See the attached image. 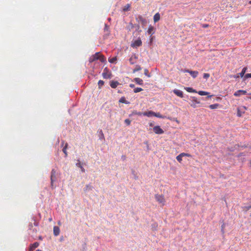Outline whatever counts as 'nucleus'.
Listing matches in <instances>:
<instances>
[{
  "mask_svg": "<svg viewBox=\"0 0 251 251\" xmlns=\"http://www.w3.org/2000/svg\"><path fill=\"white\" fill-rule=\"evenodd\" d=\"M110 34L109 27L107 24H105V27L104 28V38H107Z\"/></svg>",
  "mask_w": 251,
  "mask_h": 251,
  "instance_id": "9",
  "label": "nucleus"
},
{
  "mask_svg": "<svg viewBox=\"0 0 251 251\" xmlns=\"http://www.w3.org/2000/svg\"><path fill=\"white\" fill-rule=\"evenodd\" d=\"M160 14H159V13H156L153 16L154 22L155 23L157 22V21H158L160 20Z\"/></svg>",
  "mask_w": 251,
  "mask_h": 251,
  "instance_id": "19",
  "label": "nucleus"
},
{
  "mask_svg": "<svg viewBox=\"0 0 251 251\" xmlns=\"http://www.w3.org/2000/svg\"><path fill=\"white\" fill-rule=\"evenodd\" d=\"M93 187L90 185H87L84 188V191H88L89 190H91Z\"/></svg>",
  "mask_w": 251,
  "mask_h": 251,
  "instance_id": "28",
  "label": "nucleus"
},
{
  "mask_svg": "<svg viewBox=\"0 0 251 251\" xmlns=\"http://www.w3.org/2000/svg\"><path fill=\"white\" fill-rule=\"evenodd\" d=\"M141 70V67L139 65H136L135 68L133 70V72H137Z\"/></svg>",
  "mask_w": 251,
  "mask_h": 251,
  "instance_id": "36",
  "label": "nucleus"
},
{
  "mask_svg": "<svg viewBox=\"0 0 251 251\" xmlns=\"http://www.w3.org/2000/svg\"><path fill=\"white\" fill-rule=\"evenodd\" d=\"M36 251H42L41 250H36Z\"/></svg>",
  "mask_w": 251,
  "mask_h": 251,
  "instance_id": "61",
  "label": "nucleus"
},
{
  "mask_svg": "<svg viewBox=\"0 0 251 251\" xmlns=\"http://www.w3.org/2000/svg\"><path fill=\"white\" fill-rule=\"evenodd\" d=\"M244 113V111L241 110V109L239 108L237 109V116L238 117H241Z\"/></svg>",
  "mask_w": 251,
  "mask_h": 251,
  "instance_id": "26",
  "label": "nucleus"
},
{
  "mask_svg": "<svg viewBox=\"0 0 251 251\" xmlns=\"http://www.w3.org/2000/svg\"><path fill=\"white\" fill-rule=\"evenodd\" d=\"M211 96H208L207 97V98H211Z\"/></svg>",
  "mask_w": 251,
  "mask_h": 251,
  "instance_id": "60",
  "label": "nucleus"
},
{
  "mask_svg": "<svg viewBox=\"0 0 251 251\" xmlns=\"http://www.w3.org/2000/svg\"><path fill=\"white\" fill-rule=\"evenodd\" d=\"M247 68L246 67H244L241 72L240 73H239V74H238V75H233V77L234 78H238L239 77V76H240L241 77H243L244 76V75L247 71Z\"/></svg>",
  "mask_w": 251,
  "mask_h": 251,
  "instance_id": "11",
  "label": "nucleus"
},
{
  "mask_svg": "<svg viewBox=\"0 0 251 251\" xmlns=\"http://www.w3.org/2000/svg\"><path fill=\"white\" fill-rule=\"evenodd\" d=\"M129 87L131 88H134L135 87V85L134 84H130Z\"/></svg>",
  "mask_w": 251,
  "mask_h": 251,
  "instance_id": "52",
  "label": "nucleus"
},
{
  "mask_svg": "<svg viewBox=\"0 0 251 251\" xmlns=\"http://www.w3.org/2000/svg\"><path fill=\"white\" fill-rule=\"evenodd\" d=\"M38 215H39V218H40V214H39Z\"/></svg>",
  "mask_w": 251,
  "mask_h": 251,
  "instance_id": "64",
  "label": "nucleus"
},
{
  "mask_svg": "<svg viewBox=\"0 0 251 251\" xmlns=\"http://www.w3.org/2000/svg\"><path fill=\"white\" fill-rule=\"evenodd\" d=\"M134 114L138 116H142L143 115V113L141 112H134Z\"/></svg>",
  "mask_w": 251,
  "mask_h": 251,
  "instance_id": "46",
  "label": "nucleus"
},
{
  "mask_svg": "<svg viewBox=\"0 0 251 251\" xmlns=\"http://www.w3.org/2000/svg\"><path fill=\"white\" fill-rule=\"evenodd\" d=\"M242 208L244 211L247 212L251 208V204L248 206H245L244 207H242Z\"/></svg>",
  "mask_w": 251,
  "mask_h": 251,
  "instance_id": "30",
  "label": "nucleus"
},
{
  "mask_svg": "<svg viewBox=\"0 0 251 251\" xmlns=\"http://www.w3.org/2000/svg\"><path fill=\"white\" fill-rule=\"evenodd\" d=\"M185 89L188 92L190 93H197V91L191 87H186Z\"/></svg>",
  "mask_w": 251,
  "mask_h": 251,
  "instance_id": "23",
  "label": "nucleus"
},
{
  "mask_svg": "<svg viewBox=\"0 0 251 251\" xmlns=\"http://www.w3.org/2000/svg\"><path fill=\"white\" fill-rule=\"evenodd\" d=\"M143 90V89L141 88H139V87H137V88H135L134 90H133V91L134 93H138L139 92H141Z\"/></svg>",
  "mask_w": 251,
  "mask_h": 251,
  "instance_id": "35",
  "label": "nucleus"
},
{
  "mask_svg": "<svg viewBox=\"0 0 251 251\" xmlns=\"http://www.w3.org/2000/svg\"><path fill=\"white\" fill-rule=\"evenodd\" d=\"M29 230H30L29 234L31 235V236L33 237L34 238L35 236V234L37 232V229L36 228H32L33 226L31 223L29 224Z\"/></svg>",
  "mask_w": 251,
  "mask_h": 251,
  "instance_id": "6",
  "label": "nucleus"
},
{
  "mask_svg": "<svg viewBox=\"0 0 251 251\" xmlns=\"http://www.w3.org/2000/svg\"><path fill=\"white\" fill-rule=\"evenodd\" d=\"M104 84V81L103 80H100L98 82V85L99 88H100Z\"/></svg>",
  "mask_w": 251,
  "mask_h": 251,
  "instance_id": "40",
  "label": "nucleus"
},
{
  "mask_svg": "<svg viewBox=\"0 0 251 251\" xmlns=\"http://www.w3.org/2000/svg\"><path fill=\"white\" fill-rule=\"evenodd\" d=\"M64 142H65V141H64V140H62V141L61 146H63L64 145Z\"/></svg>",
  "mask_w": 251,
  "mask_h": 251,
  "instance_id": "54",
  "label": "nucleus"
},
{
  "mask_svg": "<svg viewBox=\"0 0 251 251\" xmlns=\"http://www.w3.org/2000/svg\"><path fill=\"white\" fill-rule=\"evenodd\" d=\"M173 92L174 94H175L176 96L180 97L183 98V94L182 91L178 90V89H174L173 90Z\"/></svg>",
  "mask_w": 251,
  "mask_h": 251,
  "instance_id": "15",
  "label": "nucleus"
},
{
  "mask_svg": "<svg viewBox=\"0 0 251 251\" xmlns=\"http://www.w3.org/2000/svg\"><path fill=\"white\" fill-rule=\"evenodd\" d=\"M39 239L40 240H42V237H41V236H39Z\"/></svg>",
  "mask_w": 251,
  "mask_h": 251,
  "instance_id": "58",
  "label": "nucleus"
},
{
  "mask_svg": "<svg viewBox=\"0 0 251 251\" xmlns=\"http://www.w3.org/2000/svg\"><path fill=\"white\" fill-rule=\"evenodd\" d=\"M198 93L201 96L207 95L209 94L208 92L203 91H200L198 92Z\"/></svg>",
  "mask_w": 251,
  "mask_h": 251,
  "instance_id": "27",
  "label": "nucleus"
},
{
  "mask_svg": "<svg viewBox=\"0 0 251 251\" xmlns=\"http://www.w3.org/2000/svg\"><path fill=\"white\" fill-rule=\"evenodd\" d=\"M59 139H58L57 140V143H59Z\"/></svg>",
  "mask_w": 251,
  "mask_h": 251,
  "instance_id": "63",
  "label": "nucleus"
},
{
  "mask_svg": "<svg viewBox=\"0 0 251 251\" xmlns=\"http://www.w3.org/2000/svg\"><path fill=\"white\" fill-rule=\"evenodd\" d=\"M250 4H251V0H250L249 2Z\"/></svg>",
  "mask_w": 251,
  "mask_h": 251,
  "instance_id": "62",
  "label": "nucleus"
},
{
  "mask_svg": "<svg viewBox=\"0 0 251 251\" xmlns=\"http://www.w3.org/2000/svg\"><path fill=\"white\" fill-rule=\"evenodd\" d=\"M60 233L59 227L57 226H54L53 227V234L55 236H58Z\"/></svg>",
  "mask_w": 251,
  "mask_h": 251,
  "instance_id": "16",
  "label": "nucleus"
},
{
  "mask_svg": "<svg viewBox=\"0 0 251 251\" xmlns=\"http://www.w3.org/2000/svg\"><path fill=\"white\" fill-rule=\"evenodd\" d=\"M153 130L157 134H161L164 133V130L158 126H155L153 128Z\"/></svg>",
  "mask_w": 251,
  "mask_h": 251,
  "instance_id": "7",
  "label": "nucleus"
},
{
  "mask_svg": "<svg viewBox=\"0 0 251 251\" xmlns=\"http://www.w3.org/2000/svg\"><path fill=\"white\" fill-rule=\"evenodd\" d=\"M224 225H223L222 226V230H223V228H224Z\"/></svg>",
  "mask_w": 251,
  "mask_h": 251,
  "instance_id": "56",
  "label": "nucleus"
},
{
  "mask_svg": "<svg viewBox=\"0 0 251 251\" xmlns=\"http://www.w3.org/2000/svg\"><path fill=\"white\" fill-rule=\"evenodd\" d=\"M208 26H209L208 25H207V24H204L202 25V27L204 28H206Z\"/></svg>",
  "mask_w": 251,
  "mask_h": 251,
  "instance_id": "49",
  "label": "nucleus"
},
{
  "mask_svg": "<svg viewBox=\"0 0 251 251\" xmlns=\"http://www.w3.org/2000/svg\"><path fill=\"white\" fill-rule=\"evenodd\" d=\"M137 59V57L135 54H133L130 57L129 59V61L131 64H134L136 62V59Z\"/></svg>",
  "mask_w": 251,
  "mask_h": 251,
  "instance_id": "12",
  "label": "nucleus"
},
{
  "mask_svg": "<svg viewBox=\"0 0 251 251\" xmlns=\"http://www.w3.org/2000/svg\"><path fill=\"white\" fill-rule=\"evenodd\" d=\"M100 52H96L95 54H94L93 55L95 56V58L96 59V60H98L99 59V58L100 57Z\"/></svg>",
  "mask_w": 251,
  "mask_h": 251,
  "instance_id": "38",
  "label": "nucleus"
},
{
  "mask_svg": "<svg viewBox=\"0 0 251 251\" xmlns=\"http://www.w3.org/2000/svg\"><path fill=\"white\" fill-rule=\"evenodd\" d=\"M210 76V75L208 73H204L203 75V77L204 78L207 79Z\"/></svg>",
  "mask_w": 251,
  "mask_h": 251,
  "instance_id": "41",
  "label": "nucleus"
},
{
  "mask_svg": "<svg viewBox=\"0 0 251 251\" xmlns=\"http://www.w3.org/2000/svg\"><path fill=\"white\" fill-rule=\"evenodd\" d=\"M32 220L34 222V225L36 226H38L39 225L38 217L37 216H33L32 218Z\"/></svg>",
  "mask_w": 251,
  "mask_h": 251,
  "instance_id": "20",
  "label": "nucleus"
},
{
  "mask_svg": "<svg viewBox=\"0 0 251 251\" xmlns=\"http://www.w3.org/2000/svg\"><path fill=\"white\" fill-rule=\"evenodd\" d=\"M142 44V42L140 38H138V39L133 41L131 44V46L133 48H137L141 46Z\"/></svg>",
  "mask_w": 251,
  "mask_h": 251,
  "instance_id": "5",
  "label": "nucleus"
},
{
  "mask_svg": "<svg viewBox=\"0 0 251 251\" xmlns=\"http://www.w3.org/2000/svg\"><path fill=\"white\" fill-rule=\"evenodd\" d=\"M119 84V83L117 81L112 80L110 82V85L112 88H116Z\"/></svg>",
  "mask_w": 251,
  "mask_h": 251,
  "instance_id": "17",
  "label": "nucleus"
},
{
  "mask_svg": "<svg viewBox=\"0 0 251 251\" xmlns=\"http://www.w3.org/2000/svg\"><path fill=\"white\" fill-rule=\"evenodd\" d=\"M182 156L181 155V154L180 153V154H179L178 155H177L176 157V160L179 162L180 163L182 161Z\"/></svg>",
  "mask_w": 251,
  "mask_h": 251,
  "instance_id": "32",
  "label": "nucleus"
},
{
  "mask_svg": "<svg viewBox=\"0 0 251 251\" xmlns=\"http://www.w3.org/2000/svg\"><path fill=\"white\" fill-rule=\"evenodd\" d=\"M80 169H81V171H82V172H85V169H84V168L82 167V166H81V167H80Z\"/></svg>",
  "mask_w": 251,
  "mask_h": 251,
  "instance_id": "50",
  "label": "nucleus"
},
{
  "mask_svg": "<svg viewBox=\"0 0 251 251\" xmlns=\"http://www.w3.org/2000/svg\"><path fill=\"white\" fill-rule=\"evenodd\" d=\"M130 8V5L129 4H127L125 6L124 8V11H128Z\"/></svg>",
  "mask_w": 251,
  "mask_h": 251,
  "instance_id": "33",
  "label": "nucleus"
},
{
  "mask_svg": "<svg viewBox=\"0 0 251 251\" xmlns=\"http://www.w3.org/2000/svg\"><path fill=\"white\" fill-rule=\"evenodd\" d=\"M39 245L38 242H35L32 244H31L29 248V251H33Z\"/></svg>",
  "mask_w": 251,
  "mask_h": 251,
  "instance_id": "13",
  "label": "nucleus"
},
{
  "mask_svg": "<svg viewBox=\"0 0 251 251\" xmlns=\"http://www.w3.org/2000/svg\"><path fill=\"white\" fill-rule=\"evenodd\" d=\"M200 103V101L198 100L197 98L195 97L191 98V100L190 104L192 107L193 108H196L197 107V104Z\"/></svg>",
  "mask_w": 251,
  "mask_h": 251,
  "instance_id": "4",
  "label": "nucleus"
},
{
  "mask_svg": "<svg viewBox=\"0 0 251 251\" xmlns=\"http://www.w3.org/2000/svg\"><path fill=\"white\" fill-rule=\"evenodd\" d=\"M219 106V104H217V103H216V104H211L209 106V107L210 108V109H216L218 108Z\"/></svg>",
  "mask_w": 251,
  "mask_h": 251,
  "instance_id": "31",
  "label": "nucleus"
},
{
  "mask_svg": "<svg viewBox=\"0 0 251 251\" xmlns=\"http://www.w3.org/2000/svg\"><path fill=\"white\" fill-rule=\"evenodd\" d=\"M100 139H104V135L102 133V131L101 130L100 131Z\"/></svg>",
  "mask_w": 251,
  "mask_h": 251,
  "instance_id": "47",
  "label": "nucleus"
},
{
  "mask_svg": "<svg viewBox=\"0 0 251 251\" xmlns=\"http://www.w3.org/2000/svg\"><path fill=\"white\" fill-rule=\"evenodd\" d=\"M133 81L136 82L137 84H139V85H143V81L142 79L140 78H138V77H136V78H135L133 80Z\"/></svg>",
  "mask_w": 251,
  "mask_h": 251,
  "instance_id": "18",
  "label": "nucleus"
},
{
  "mask_svg": "<svg viewBox=\"0 0 251 251\" xmlns=\"http://www.w3.org/2000/svg\"><path fill=\"white\" fill-rule=\"evenodd\" d=\"M154 27L150 25L148 30V33L149 34H152L153 33Z\"/></svg>",
  "mask_w": 251,
  "mask_h": 251,
  "instance_id": "22",
  "label": "nucleus"
},
{
  "mask_svg": "<svg viewBox=\"0 0 251 251\" xmlns=\"http://www.w3.org/2000/svg\"><path fill=\"white\" fill-rule=\"evenodd\" d=\"M154 116L156 117H158V118H162V119H163V118H165L164 116H163L162 115H161L159 113H155V112Z\"/></svg>",
  "mask_w": 251,
  "mask_h": 251,
  "instance_id": "34",
  "label": "nucleus"
},
{
  "mask_svg": "<svg viewBox=\"0 0 251 251\" xmlns=\"http://www.w3.org/2000/svg\"><path fill=\"white\" fill-rule=\"evenodd\" d=\"M102 76L105 79L110 78L112 76L111 72L107 68H105L102 74Z\"/></svg>",
  "mask_w": 251,
  "mask_h": 251,
  "instance_id": "2",
  "label": "nucleus"
},
{
  "mask_svg": "<svg viewBox=\"0 0 251 251\" xmlns=\"http://www.w3.org/2000/svg\"><path fill=\"white\" fill-rule=\"evenodd\" d=\"M156 227H157V225L155 224L152 225V228H154V230H156Z\"/></svg>",
  "mask_w": 251,
  "mask_h": 251,
  "instance_id": "51",
  "label": "nucleus"
},
{
  "mask_svg": "<svg viewBox=\"0 0 251 251\" xmlns=\"http://www.w3.org/2000/svg\"><path fill=\"white\" fill-rule=\"evenodd\" d=\"M140 18L141 19L142 22L145 21V20L143 19L142 17H140Z\"/></svg>",
  "mask_w": 251,
  "mask_h": 251,
  "instance_id": "55",
  "label": "nucleus"
},
{
  "mask_svg": "<svg viewBox=\"0 0 251 251\" xmlns=\"http://www.w3.org/2000/svg\"><path fill=\"white\" fill-rule=\"evenodd\" d=\"M96 59L95 58V56L93 55L91 56L90 57L89 61L90 63H92L95 61H96Z\"/></svg>",
  "mask_w": 251,
  "mask_h": 251,
  "instance_id": "37",
  "label": "nucleus"
},
{
  "mask_svg": "<svg viewBox=\"0 0 251 251\" xmlns=\"http://www.w3.org/2000/svg\"><path fill=\"white\" fill-rule=\"evenodd\" d=\"M150 126H153V124H152V123H150Z\"/></svg>",
  "mask_w": 251,
  "mask_h": 251,
  "instance_id": "57",
  "label": "nucleus"
},
{
  "mask_svg": "<svg viewBox=\"0 0 251 251\" xmlns=\"http://www.w3.org/2000/svg\"><path fill=\"white\" fill-rule=\"evenodd\" d=\"M251 74H247L245 75H244V78L245 79L251 78Z\"/></svg>",
  "mask_w": 251,
  "mask_h": 251,
  "instance_id": "43",
  "label": "nucleus"
},
{
  "mask_svg": "<svg viewBox=\"0 0 251 251\" xmlns=\"http://www.w3.org/2000/svg\"><path fill=\"white\" fill-rule=\"evenodd\" d=\"M119 102H121V103H126V104H128L129 103V102H128L125 99V97H122L120 100H119Z\"/></svg>",
  "mask_w": 251,
  "mask_h": 251,
  "instance_id": "24",
  "label": "nucleus"
},
{
  "mask_svg": "<svg viewBox=\"0 0 251 251\" xmlns=\"http://www.w3.org/2000/svg\"><path fill=\"white\" fill-rule=\"evenodd\" d=\"M181 155L182 156V157H184V156H187V157H191V155L189 154V153H181Z\"/></svg>",
  "mask_w": 251,
  "mask_h": 251,
  "instance_id": "42",
  "label": "nucleus"
},
{
  "mask_svg": "<svg viewBox=\"0 0 251 251\" xmlns=\"http://www.w3.org/2000/svg\"><path fill=\"white\" fill-rule=\"evenodd\" d=\"M117 57H112L111 58H109L108 59V61L110 63H115L116 62V61H117Z\"/></svg>",
  "mask_w": 251,
  "mask_h": 251,
  "instance_id": "25",
  "label": "nucleus"
},
{
  "mask_svg": "<svg viewBox=\"0 0 251 251\" xmlns=\"http://www.w3.org/2000/svg\"><path fill=\"white\" fill-rule=\"evenodd\" d=\"M154 115H155V112H153V111H148V112H143V116H147L148 117H152V116H154Z\"/></svg>",
  "mask_w": 251,
  "mask_h": 251,
  "instance_id": "14",
  "label": "nucleus"
},
{
  "mask_svg": "<svg viewBox=\"0 0 251 251\" xmlns=\"http://www.w3.org/2000/svg\"><path fill=\"white\" fill-rule=\"evenodd\" d=\"M100 60L102 63H104L106 61V58L104 57V56L103 55L100 54V57L99 58Z\"/></svg>",
  "mask_w": 251,
  "mask_h": 251,
  "instance_id": "29",
  "label": "nucleus"
},
{
  "mask_svg": "<svg viewBox=\"0 0 251 251\" xmlns=\"http://www.w3.org/2000/svg\"><path fill=\"white\" fill-rule=\"evenodd\" d=\"M56 172L55 169H52L50 174V185L51 188H53V182L56 181Z\"/></svg>",
  "mask_w": 251,
  "mask_h": 251,
  "instance_id": "1",
  "label": "nucleus"
},
{
  "mask_svg": "<svg viewBox=\"0 0 251 251\" xmlns=\"http://www.w3.org/2000/svg\"><path fill=\"white\" fill-rule=\"evenodd\" d=\"M239 108L241 109V110L244 111L247 109V108L246 106H241L239 107Z\"/></svg>",
  "mask_w": 251,
  "mask_h": 251,
  "instance_id": "48",
  "label": "nucleus"
},
{
  "mask_svg": "<svg viewBox=\"0 0 251 251\" xmlns=\"http://www.w3.org/2000/svg\"><path fill=\"white\" fill-rule=\"evenodd\" d=\"M68 146V143H66V144L65 145V146L64 147V148H63V150H62L63 152L65 154V157H67V155H68L67 154V149Z\"/></svg>",
  "mask_w": 251,
  "mask_h": 251,
  "instance_id": "21",
  "label": "nucleus"
},
{
  "mask_svg": "<svg viewBox=\"0 0 251 251\" xmlns=\"http://www.w3.org/2000/svg\"><path fill=\"white\" fill-rule=\"evenodd\" d=\"M184 72H187L189 73L194 78L197 77L199 74V72L198 71H193L187 69L184 70Z\"/></svg>",
  "mask_w": 251,
  "mask_h": 251,
  "instance_id": "8",
  "label": "nucleus"
},
{
  "mask_svg": "<svg viewBox=\"0 0 251 251\" xmlns=\"http://www.w3.org/2000/svg\"><path fill=\"white\" fill-rule=\"evenodd\" d=\"M144 74L148 77H150V75H149L148 70L147 69L145 70Z\"/></svg>",
  "mask_w": 251,
  "mask_h": 251,
  "instance_id": "44",
  "label": "nucleus"
},
{
  "mask_svg": "<svg viewBox=\"0 0 251 251\" xmlns=\"http://www.w3.org/2000/svg\"><path fill=\"white\" fill-rule=\"evenodd\" d=\"M76 166L79 168H80L81 166H82L79 160H77V163L76 164Z\"/></svg>",
  "mask_w": 251,
  "mask_h": 251,
  "instance_id": "45",
  "label": "nucleus"
},
{
  "mask_svg": "<svg viewBox=\"0 0 251 251\" xmlns=\"http://www.w3.org/2000/svg\"><path fill=\"white\" fill-rule=\"evenodd\" d=\"M122 158L123 159V160H125L126 158V157L125 155H122Z\"/></svg>",
  "mask_w": 251,
  "mask_h": 251,
  "instance_id": "53",
  "label": "nucleus"
},
{
  "mask_svg": "<svg viewBox=\"0 0 251 251\" xmlns=\"http://www.w3.org/2000/svg\"><path fill=\"white\" fill-rule=\"evenodd\" d=\"M250 167H251V160L250 161Z\"/></svg>",
  "mask_w": 251,
  "mask_h": 251,
  "instance_id": "59",
  "label": "nucleus"
},
{
  "mask_svg": "<svg viewBox=\"0 0 251 251\" xmlns=\"http://www.w3.org/2000/svg\"><path fill=\"white\" fill-rule=\"evenodd\" d=\"M155 200L159 203L162 204L163 205L165 204V201L164 197L162 195L156 194L155 196Z\"/></svg>",
  "mask_w": 251,
  "mask_h": 251,
  "instance_id": "3",
  "label": "nucleus"
},
{
  "mask_svg": "<svg viewBox=\"0 0 251 251\" xmlns=\"http://www.w3.org/2000/svg\"><path fill=\"white\" fill-rule=\"evenodd\" d=\"M247 94V91L245 90H239L237 91H236L234 93V96L236 97L240 96L242 95H245Z\"/></svg>",
  "mask_w": 251,
  "mask_h": 251,
  "instance_id": "10",
  "label": "nucleus"
},
{
  "mask_svg": "<svg viewBox=\"0 0 251 251\" xmlns=\"http://www.w3.org/2000/svg\"><path fill=\"white\" fill-rule=\"evenodd\" d=\"M125 123L127 125V126H129L131 124V121L128 119H126L125 120Z\"/></svg>",
  "mask_w": 251,
  "mask_h": 251,
  "instance_id": "39",
  "label": "nucleus"
}]
</instances>
